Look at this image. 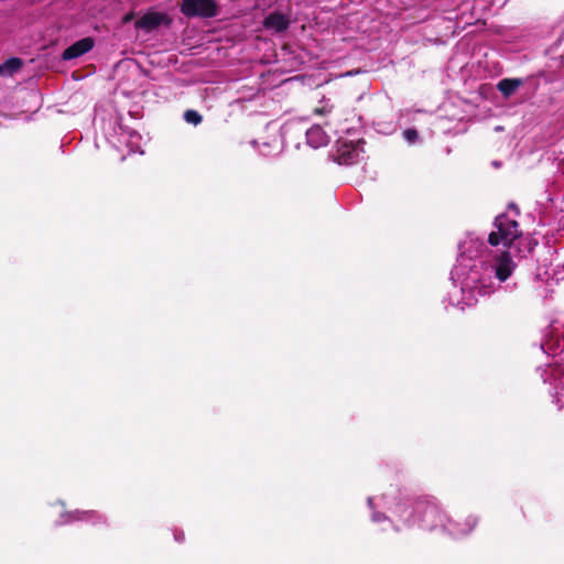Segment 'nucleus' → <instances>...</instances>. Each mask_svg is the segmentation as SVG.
Wrapping results in <instances>:
<instances>
[{"label": "nucleus", "mask_w": 564, "mask_h": 564, "mask_svg": "<svg viewBox=\"0 0 564 564\" xmlns=\"http://www.w3.org/2000/svg\"><path fill=\"white\" fill-rule=\"evenodd\" d=\"M21 66L22 61L18 57H11L3 64V68H6L10 74L20 69Z\"/></svg>", "instance_id": "11"}, {"label": "nucleus", "mask_w": 564, "mask_h": 564, "mask_svg": "<svg viewBox=\"0 0 564 564\" xmlns=\"http://www.w3.org/2000/svg\"><path fill=\"white\" fill-rule=\"evenodd\" d=\"M3 69H4L3 65H0V74L2 73Z\"/></svg>", "instance_id": "17"}, {"label": "nucleus", "mask_w": 564, "mask_h": 564, "mask_svg": "<svg viewBox=\"0 0 564 564\" xmlns=\"http://www.w3.org/2000/svg\"><path fill=\"white\" fill-rule=\"evenodd\" d=\"M509 208L513 209L517 213V215L520 214V209L518 208V206L516 204H513V203L509 204Z\"/></svg>", "instance_id": "16"}, {"label": "nucleus", "mask_w": 564, "mask_h": 564, "mask_svg": "<svg viewBox=\"0 0 564 564\" xmlns=\"http://www.w3.org/2000/svg\"><path fill=\"white\" fill-rule=\"evenodd\" d=\"M181 12L187 18L209 19L218 14L215 0H181Z\"/></svg>", "instance_id": "2"}, {"label": "nucleus", "mask_w": 564, "mask_h": 564, "mask_svg": "<svg viewBox=\"0 0 564 564\" xmlns=\"http://www.w3.org/2000/svg\"><path fill=\"white\" fill-rule=\"evenodd\" d=\"M521 85L522 80L519 78H503L498 83L497 88L505 97H510Z\"/></svg>", "instance_id": "8"}, {"label": "nucleus", "mask_w": 564, "mask_h": 564, "mask_svg": "<svg viewBox=\"0 0 564 564\" xmlns=\"http://www.w3.org/2000/svg\"><path fill=\"white\" fill-rule=\"evenodd\" d=\"M171 22L172 20L166 13L149 11L135 21L134 28L137 30L152 32L162 24L170 25Z\"/></svg>", "instance_id": "3"}, {"label": "nucleus", "mask_w": 564, "mask_h": 564, "mask_svg": "<svg viewBox=\"0 0 564 564\" xmlns=\"http://www.w3.org/2000/svg\"><path fill=\"white\" fill-rule=\"evenodd\" d=\"M425 509L430 513H436L437 512V509H436V507L434 505L426 503Z\"/></svg>", "instance_id": "14"}, {"label": "nucleus", "mask_w": 564, "mask_h": 564, "mask_svg": "<svg viewBox=\"0 0 564 564\" xmlns=\"http://www.w3.org/2000/svg\"><path fill=\"white\" fill-rule=\"evenodd\" d=\"M307 138L310 140V142H314V147H318L319 144H322L324 142L323 138H324V132L322 131L321 128H312L307 131Z\"/></svg>", "instance_id": "9"}, {"label": "nucleus", "mask_w": 564, "mask_h": 564, "mask_svg": "<svg viewBox=\"0 0 564 564\" xmlns=\"http://www.w3.org/2000/svg\"><path fill=\"white\" fill-rule=\"evenodd\" d=\"M403 137L410 143H414L419 139V132L416 131V129H406L403 131Z\"/></svg>", "instance_id": "12"}, {"label": "nucleus", "mask_w": 564, "mask_h": 564, "mask_svg": "<svg viewBox=\"0 0 564 564\" xmlns=\"http://www.w3.org/2000/svg\"><path fill=\"white\" fill-rule=\"evenodd\" d=\"M333 110V106H323V107H316L314 109L315 115H327L330 113Z\"/></svg>", "instance_id": "13"}, {"label": "nucleus", "mask_w": 564, "mask_h": 564, "mask_svg": "<svg viewBox=\"0 0 564 564\" xmlns=\"http://www.w3.org/2000/svg\"><path fill=\"white\" fill-rule=\"evenodd\" d=\"M512 253L513 250H505L495 259V274L501 282L507 281L516 269V263L511 259Z\"/></svg>", "instance_id": "4"}, {"label": "nucleus", "mask_w": 564, "mask_h": 564, "mask_svg": "<svg viewBox=\"0 0 564 564\" xmlns=\"http://www.w3.org/2000/svg\"><path fill=\"white\" fill-rule=\"evenodd\" d=\"M263 25L268 30L284 32L290 25V20L285 14L281 12H271L268 17H265Z\"/></svg>", "instance_id": "6"}, {"label": "nucleus", "mask_w": 564, "mask_h": 564, "mask_svg": "<svg viewBox=\"0 0 564 564\" xmlns=\"http://www.w3.org/2000/svg\"><path fill=\"white\" fill-rule=\"evenodd\" d=\"M133 19V13H128L123 17L122 22L128 23Z\"/></svg>", "instance_id": "15"}, {"label": "nucleus", "mask_w": 564, "mask_h": 564, "mask_svg": "<svg viewBox=\"0 0 564 564\" xmlns=\"http://www.w3.org/2000/svg\"><path fill=\"white\" fill-rule=\"evenodd\" d=\"M75 521H93L94 523L106 524V518L95 510H76L72 513Z\"/></svg>", "instance_id": "7"}, {"label": "nucleus", "mask_w": 564, "mask_h": 564, "mask_svg": "<svg viewBox=\"0 0 564 564\" xmlns=\"http://www.w3.org/2000/svg\"><path fill=\"white\" fill-rule=\"evenodd\" d=\"M184 119L186 122L192 123L194 126H197L203 121L202 115H199L196 110L192 109H188L184 112Z\"/></svg>", "instance_id": "10"}, {"label": "nucleus", "mask_w": 564, "mask_h": 564, "mask_svg": "<svg viewBox=\"0 0 564 564\" xmlns=\"http://www.w3.org/2000/svg\"><path fill=\"white\" fill-rule=\"evenodd\" d=\"M494 226L497 230L491 231L488 236V243L492 247L502 243L505 247L513 250L516 256L524 258L536 246V241L529 237H523L519 223L506 214L498 215L495 218Z\"/></svg>", "instance_id": "1"}, {"label": "nucleus", "mask_w": 564, "mask_h": 564, "mask_svg": "<svg viewBox=\"0 0 564 564\" xmlns=\"http://www.w3.org/2000/svg\"><path fill=\"white\" fill-rule=\"evenodd\" d=\"M95 45V41L93 37L87 36L84 39H80L69 45L66 50H64L62 54V58L64 61H70L74 58H77L86 53H88L90 50H93Z\"/></svg>", "instance_id": "5"}]
</instances>
